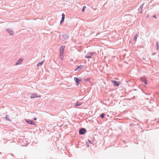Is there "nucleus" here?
<instances>
[{
	"mask_svg": "<svg viewBox=\"0 0 159 159\" xmlns=\"http://www.w3.org/2000/svg\"><path fill=\"white\" fill-rule=\"evenodd\" d=\"M74 80L76 83V85H77L79 84V82L82 80H81L79 79L76 77H75Z\"/></svg>",
	"mask_w": 159,
	"mask_h": 159,
	"instance_id": "nucleus-4",
	"label": "nucleus"
},
{
	"mask_svg": "<svg viewBox=\"0 0 159 159\" xmlns=\"http://www.w3.org/2000/svg\"><path fill=\"white\" fill-rule=\"evenodd\" d=\"M111 82L115 86H118L119 85V83L116 80H112Z\"/></svg>",
	"mask_w": 159,
	"mask_h": 159,
	"instance_id": "nucleus-6",
	"label": "nucleus"
},
{
	"mask_svg": "<svg viewBox=\"0 0 159 159\" xmlns=\"http://www.w3.org/2000/svg\"><path fill=\"white\" fill-rule=\"evenodd\" d=\"M82 66H79L75 70H80L82 69Z\"/></svg>",
	"mask_w": 159,
	"mask_h": 159,
	"instance_id": "nucleus-10",
	"label": "nucleus"
},
{
	"mask_svg": "<svg viewBox=\"0 0 159 159\" xmlns=\"http://www.w3.org/2000/svg\"><path fill=\"white\" fill-rule=\"evenodd\" d=\"M81 105V103H79V102H77L76 104L75 105V106H80Z\"/></svg>",
	"mask_w": 159,
	"mask_h": 159,
	"instance_id": "nucleus-18",
	"label": "nucleus"
},
{
	"mask_svg": "<svg viewBox=\"0 0 159 159\" xmlns=\"http://www.w3.org/2000/svg\"><path fill=\"white\" fill-rule=\"evenodd\" d=\"M41 97V95L37 96V95L35 93L33 94L31 96L30 98H40Z\"/></svg>",
	"mask_w": 159,
	"mask_h": 159,
	"instance_id": "nucleus-2",
	"label": "nucleus"
},
{
	"mask_svg": "<svg viewBox=\"0 0 159 159\" xmlns=\"http://www.w3.org/2000/svg\"><path fill=\"white\" fill-rule=\"evenodd\" d=\"M63 54L61 55V53L60 54V57L61 60H63Z\"/></svg>",
	"mask_w": 159,
	"mask_h": 159,
	"instance_id": "nucleus-16",
	"label": "nucleus"
},
{
	"mask_svg": "<svg viewBox=\"0 0 159 159\" xmlns=\"http://www.w3.org/2000/svg\"><path fill=\"white\" fill-rule=\"evenodd\" d=\"M65 48V46H62L61 47L60 53L61 55L64 54V51Z\"/></svg>",
	"mask_w": 159,
	"mask_h": 159,
	"instance_id": "nucleus-1",
	"label": "nucleus"
},
{
	"mask_svg": "<svg viewBox=\"0 0 159 159\" xmlns=\"http://www.w3.org/2000/svg\"><path fill=\"white\" fill-rule=\"evenodd\" d=\"M25 120L27 122L30 124H34V123L32 120Z\"/></svg>",
	"mask_w": 159,
	"mask_h": 159,
	"instance_id": "nucleus-8",
	"label": "nucleus"
},
{
	"mask_svg": "<svg viewBox=\"0 0 159 159\" xmlns=\"http://www.w3.org/2000/svg\"><path fill=\"white\" fill-rule=\"evenodd\" d=\"M157 50L158 49V47L159 46V44L157 43Z\"/></svg>",
	"mask_w": 159,
	"mask_h": 159,
	"instance_id": "nucleus-20",
	"label": "nucleus"
},
{
	"mask_svg": "<svg viewBox=\"0 0 159 159\" xmlns=\"http://www.w3.org/2000/svg\"><path fill=\"white\" fill-rule=\"evenodd\" d=\"M105 116V114L104 113H102L101 115L100 116L102 118H103Z\"/></svg>",
	"mask_w": 159,
	"mask_h": 159,
	"instance_id": "nucleus-17",
	"label": "nucleus"
},
{
	"mask_svg": "<svg viewBox=\"0 0 159 159\" xmlns=\"http://www.w3.org/2000/svg\"><path fill=\"white\" fill-rule=\"evenodd\" d=\"M92 54L91 53H89L85 56V57L87 58H90L92 56Z\"/></svg>",
	"mask_w": 159,
	"mask_h": 159,
	"instance_id": "nucleus-7",
	"label": "nucleus"
},
{
	"mask_svg": "<svg viewBox=\"0 0 159 159\" xmlns=\"http://www.w3.org/2000/svg\"><path fill=\"white\" fill-rule=\"evenodd\" d=\"M141 79L142 81L144 82L145 85L147 84V80L145 77H142L141 78Z\"/></svg>",
	"mask_w": 159,
	"mask_h": 159,
	"instance_id": "nucleus-3",
	"label": "nucleus"
},
{
	"mask_svg": "<svg viewBox=\"0 0 159 159\" xmlns=\"http://www.w3.org/2000/svg\"><path fill=\"white\" fill-rule=\"evenodd\" d=\"M23 59H20L16 63V65H18L20 63H21L22 61H23Z\"/></svg>",
	"mask_w": 159,
	"mask_h": 159,
	"instance_id": "nucleus-12",
	"label": "nucleus"
},
{
	"mask_svg": "<svg viewBox=\"0 0 159 159\" xmlns=\"http://www.w3.org/2000/svg\"><path fill=\"white\" fill-rule=\"evenodd\" d=\"M65 15L64 14V13H63L62 14V20H61V21L60 22V23L61 24L64 21V18H65Z\"/></svg>",
	"mask_w": 159,
	"mask_h": 159,
	"instance_id": "nucleus-9",
	"label": "nucleus"
},
{
	"mask_svg": "<svg viewBox=\"0 0 159 159\" xmlns=\"http://www.w3.org/2000/svg\"><path fill=\"white\" fill-rule=\"evenodd\" d=\"M139 33H138L137 34H136L134 37V41H136V39H137V38L138 36V35H139Z\"/></svg>",
	"mask_w": 159,
	"mask_h": 159,
	"instance_id": "nucleus-13",
	"label": "nucleus"
},
{
	"mask_svg": "<svg viewBox=\"0 0 159 159\" xmlns=\"http://www.w3.org/2000/svg\"><path fill=\"white\" fill-rule=\"evenodd\" d=\"M86 131V130L84 128H82L80 130L79 133L80 134H84V133H85Z\"/></svg>",
	"mask_w": 159,
	"mask_h": 159,
	"instance_id": "nucleus-5",
	"label": "nucleus"
},
{
	"mask_svg": "<svg viewBox=\"0 0 159 159\" xmlns=\"http://www.w3.org/2000/svg\"><path fill=\"white\" fill-rule=\"evenodd\" d=\"M86 8V7L85 6H84L83 8L82 9V11L84 12V9Z\"/></svg>",
	"mask_w": 159,
	"mask_h": 159,
	"instance_id": "nucleus-19",
	"label": "nucleus"
},
{
	"mask_svg": "<svg viewBox=\"0 0 159 159\" xmlns=\"http://www.w3.org/2000/svg\"><path fill=\"white\" fill-rule=\"evenodd\" d=\"M9 33L11 35H13V32L10 29H9L7 30Z\"/></svg>",
	"mask_w": 159,
	"mask_h": 159,
	"instance_id": "nucleus-11",
	"label": "nucleus"
},
{
	"mask_svg": "<svg viewBox=\"0 0 159 159\" xmlns=\"http://www.w3.org/2000/svg\"><path fill=\"white\" fill-rule=\"evenodd\" d=\"M43 62H44V61H42L40 63H38L37 64V66H40V65H42L43 63Z\"/></svg>",
	"mask_w": 159,
	"mask_h": 159,
	"instance_id": "nucleus-14",
	"label": "nucleus"
},
{
	"mask_svg": "<svg viewBox=\"0 0 159 159\" xmlns=\"http://www.w3.org/2000/svg\"><path fill=\"white\" fill-rule=\"evenodd\" d=\"M153 17L155 18H156V16H153Z\"/></svg>",
	"mask_w": 159,
	"mask_h": 159,
	"instance_id": "nucleus-21",
	"label": "nucleus"
},
{
	"mask_svg": "<svg viewBox=\"0 0 159 159\" xmlns=\"http://www.w3.org/2000/svg\"><path fill=\"white\" fill-rule=\"evenodd\" d=\"M9 116H8V115H7V116H6V119H7V120H9V121H11V120H10L9 119Z\"/></svg>",
	"mask_w": 159,
	"mask_h": 159,
	"instance_id": "nucleus-15",
	"label": "nucleus"
},
{
	"mask_svg": "<svg viewBox=\"0 0 159 159\" xmlns=\"http://www.w3.org/2000/svg\"><path fill=\"white\" fill-rule=\"evenodd\" d=\"M34 119L35 120H36V119H36V118H34Z\"/></svg>",
	"mask_w": 159,
	"mask_h": 159,
	"instance_id": "nucleus-22",
	"label": "nucleus"
}]
</instances>
